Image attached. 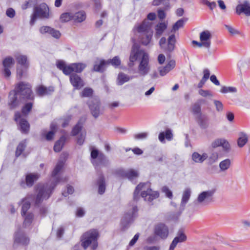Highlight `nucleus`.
I'll use <instances>...</instances> for the list:
<instances>
[{
  "label": "nucleus",
  "instance_id": "obj_1",
  "mask_svg": "<svg viewBox=\"0 0 250 250\" xmlns=\"http://www.w3.org/2000/svg\"><path fill=\"white\" fill-rule=\"evenodd\" d=\"M61 181V179L56 177L55 182L50 184H38L36 187L37 194L35 200V206L40 205L44 199H48L51 196L57 184Z\"/></svg>",
  "mask_w": 250,
  "mask_h": 250
},
{
  "label": "nucleus",
  "instance_id": "obj_2",
  "mask_svg": "<svg viewBox=\"0 0 250 250\" xmlns=\"http://www.w3.org/2000/svg\"><path fill=\"white\" fill-rule=\"evenodd\" d=\"M56 66L65 75L68 76L71 73H82L86 68V64L82 62H76L67 65L64 62L59 61L57 62Z\"/></svg>",
  "mask_w": 250,
  "mask_h": 250
},
{
  "label": "nucleus",
  "instance_id": "obj_3",
  "mask_svg": "<svg viewBox=\"0 0 250 250\" xmlns=\"http://www.w3.org/2000/svg\"><path fill=\"white\" fill-rule=\"evenodd\" d=\"M14 89L21 101H34V95L29 83L21 82L16 84Z\"/></svg>",
  "mask_w": 250,
  "mask_h": 250
},
{
  "label": "nucleus",
  "instance_id": "obj_4",
  "mask_svg": "<svg viewBox=\"0 0 250 250\" xmlns=\"http://www.w3.org/2000/svg\"><path fill=\"white\" fill-rule=\"evenodd\" d=\"M99 237V232L97 229H91L86 231L82 236V246L86 250L90 245L93 250L98 246L97 240Z\"/></svg>",
  "mask_w": 250,
  "mask_h": 250
},
{
  "label": "nucleus",
  "instance_id": "obj_5",
  "mask_svg": "<svg viewBox=\"0 0 250 250\" xmlns=\"http://www.w3.org/2000/svg\"><path fill=\"white\" fill-rule=\"evenodd\" d=\"M90 157L91 162L95 168L107 167L109 165V161L105 154L96 148L91 149Z\"/></svg>",
  "mask_w": 250,
  "mask_h": 250
},
{
  "label": "nucleus",
  "instance_id": "obj_6",
  "mask_svg": "<svg viewBox=\"0 0 250 250\" xmlns=\"http://www.w3.org/2000/svg\"><path fill=\"white\" fill-rule=\"evenodd\" d=\"M49 9L45 3L40 4L34 8L33 13L31 16L30 24L33 25L37 18L48 19L49 17Z\"/></svg>",
  "mask_w": 250,
  "mask_h": 250
},
{
  "label": "nucleus",
  "instance_id": "obj_7",
  "mask_svg": "<svg viewBox=\"0 0 250 250\" xmlns=\"http://www.w3.org/2000/svg\"><path fill=\"white\" fill-rule=\"evenodd\" d=\"M90 113L95 119H97L104 113V109L102 108L101 102L97 97H91L86 102Z\"/></svg>",
  "mask_w": 250,
  "mask_h": 250
},
{
  "label": "nucleus",
  "instance_id": "obj_8",
  "mask_svg": "<svg viewBox=\"0 0 250 250\" xmlns=\"http://www.w3.org/2000/svg\"><path fill=\"white\" fill-rule=\"evenodd\" d=\"M138 209L136 205L133 206L130 210L125 212L121 221V227L122 230L127 229L130 224L137 216Z\"/></svg>",
  "mask_w": 250,
  "mask_h": 250
},
{
  "label": "nucleus",
  "instance_id": "obj_9",
  "mask_svg": "<svg viewBox=\"0 0 250 250\" xmlns=\"http://www.w3.org/2000/svg\"><path fill=\"white\" fill-rule=\"evenodd\" d=\"M215 189L209 190L202 192L198 196L195 204L207 206L213 202V195Z\"/></svg>",
  "mask_w": 250,
  "mask_h": 250
},
{
  "label": "nucleus",
  "instance_id": "obj_10",
  "mask_svg": "<svg viewBox=\"0 0 250 250\" xmlns=\"http://www.w3.org/2000/svg\"><path fill=\"white\" fill-rule=\"evenodd\" d=\"M167 40L165 37H162L159 41V45L161 48L166 53L172 52L175 47L176 39L174 34H172L167 39V42L166 44Z\"/></svg>",
  "mask_w": 250,
  "mask_h": 250
},
{
  "label": "nucleus",
  "instance_id": "obj_11",
  "mask_svg": "<svg viewBox=\"0 0 250 250\" xmlns=\"http://www.w3.org/2000/svg\"><path fill=\"white\" fill-rule=\"evenodd\" d=\"M145 53L144 50L140 49V46L137 43L133 44L129 56V63L128 65L129 67H132L134 65V62L137 61L138 58L141 56L143 55V53Z\"/></svg>",
  "mask_w": 250,
  "mask_h": 250
},
{
  "label": "nucleus",
  "instance_id": "obj_12",
  "mask_svg": "<svg viewBox=\"0 0 250 250\" xmlns=\"http://www.w3.org/2000/svg\"><path fill=\"white\" fill-rule=\"evenodd\" d=\"M149 57L146 53H144L141 60L138 66V70L140 74L145 76L149 71Z\"/></svg>",
  "mask_w": 250,
  "mask_h": 250
},
{
  "label": "nucleus",
  "instance_id": "obj_13",
  "mask_svg": "<svg viewBox=\"0 0 250 250\" xmlns=\"http://www.w3.org/2000/svg\"><path fill=\"white\" fill-rule=\"evenodd\" d=\"M14 120L16 122L19 121V127L20 131L24 134L28 133L30 129V125L28 121L23 118H21V113L17 111L15 113Z\"/></svg>",
  "mask_w": 250,
  "mask_h": 250
},
{
  "label": "nucleus",
  "instance_id": "obj_14",
  "mask_svg": "<svg viewBox=\"0 0 250 250\" xmlns=\"http://www.w3.org/2000/svg\"><path fill=\"white\" fill-rule=\"evenodd\" d=\"M40 177V175L38 173L27 174L25 176V181L24 180H22L20 182V185L23 188H25L26 186L31 187L34 185V182L37 181Z\"/></svg>",
  "mask_w": 250,
  "mask_h": 250
},
{
  "label": "nucleus",
  "instance_id": "obj_15",
  "mask_svg": "<svg viewBox=\"0 0 250 250\" xmlns=\"http://www.w3.org/2000/svg\"><path fill=\"white\" fill-rule=\"evenodd\" d=\"M14 63L15 61L11 57H8L3 59L2 61L3 67L2 73L5 78H8L10 77L11 73L10 69Z\"/></svg>",
  "mask_w": 250,
  "mask_h": 250
},
{
  "label": "nucleus",
  "instance_id": "obj_16",
  "mask_svg": "<svg viewBox=\"0 0 250 250\" xmlns=\"http://www.w3.org/2000/svg\"><path fill=\"white\" fill-rule=\"evenodd\" d=\"M154 232L155 235L161 239H166L168 235V227L163 223H159L155 226Z\"/></svg>",
  "mask_w": 250,
  "mask_h": 250
},
{
  "label": "nucleus",
  "instance_id": "obj_17",
  "mask_svg": "<svg viewBox=\"0 0 250 250\" xmlns=\"http://www.w3.org/2000/svg\"><path fill=\"white\" fill-rule=\"evenodd\" d=\"M69 76V80L71 84L76 89H80L84 85V82L78 74L71 73Z\"/></svg>",
  "mask_w": 250,
  "mask_h": 250
},
{
  "label": "nucleus",
  "instance_id": "obj_18",
  "mask_svg": "<svg viewBox=\"0 0 250 250\" xmlns=\"http://www.w3.org/2000/svg\"><path fill=\"white\" fill-rule=\"evenodd\" d=\"M190 194H191V191H190V189L187 188L184 191V192L183 194L182 199V201H181V207L182 208L181 211L178 213V215L176 216V217H175L174 216L175 215V214L170 215L169 216V218L170 219H172V220L176 219V220L178 218V216H179L180 215L181 212L184 209L185 205L188 202V201L190 197Z\"/></svg>",
  "mask_w": 250,
  "mask_h": 250
},
{
  "label": "nucleus",
  "instance_id": "obj_19",
  "mask_svg": "<svg viewBox=\"0 0 250 250\" xmlns=\"http://www.w3.org/2000/svg\"><path fill=\"white\" fill-rule=\"evenodd\" d=\"M29 243V239L25 234L21 231L18 230L15 233L14 237V244H20L22 245H27Z\"/></svg>",
  "mask_w": 250,
  "mask_h": 250
},
{
  "label": "nucleus",
  "instance_id": "obj_20",
  "mask_svg": "<svg viewBox=\"0 0 250 250\" xmlns=\"http://www.w3.org/2000/svg\"><path fill=\"white\" fill-rule=\"evenodd\" d=\"M141 196L144 198L145 200L149 202H152L159 196L158 191H153L151 188H148L146 191H143L141 193Z\"/></svg>",
  "mask_w": 250,
  "mask_h": 250
},
{
  "label": "nucleus",
  "instance_id": "obj_21",
  "mask_svg": "<svg viewBox=\"0 0 250 250\" xmlns=\"http://www.w3.org/2000/svg\"><path fill=\"white\" fill-rule=\"evenodd\" d=\"M236 12L238 15L244 13L246 16H250V3L245 0L243 3L239 4L236 7Z\"/></svg>",
  "mask_w": 250,
  "mask_h": 250
},
{
  "label": "nucleus",
  "instance_id": "obj_22",
  "mask_svg": "<svg viewBox=\"0 0 250 250\" xmlns=\"http://www.w3.org/2000/svg\"><path fill=\"white\" fill-rule=\"evenodd\" d=\"M108 65L107 60L98 59L95 62L92 69V71L103 73Z\"/></svg>",
  "mask_w": 250,
  "mask_h": 250
},
{
  "label": "nucleus",
  "instance_id": "obj_23",
  "mask_svg": "<svg viewBox=\"0 0 250 250\" xmlns=\"http://www.w3.org/2000/svg\"><path fill=\"white\" fill-rule=\"evenodd\" d=\"M211 34L208 30L202 31L200 34V40L204 43V47L209 49L211 45Z\"/></svg>",
  "mask_w": 250,
  "mask_h": 250
},
{
  "label": "nucleus",
  "instance_id": "obj_24",
  "mask_svg": "<svg viewBox=\"0 0 250 250\" xmlns=\"http://www.w3.org/2000/svg\"><path fill=\"white\" fill-rule=\"evenodd\" d=\"M187 240V236L182 230H179L177 236L172 241L168 250H174L178 243H181Z\"/></svg>",
  "mask_w": 250,
  "mask_h": 250
},
{
  "label": "nucleus",
  "instance_id": "obj_25",
  "mask_svg": "<svg viewBox=\"0 0 250 250\" xmlns=\"http://www.w3.org/2000/svg\"><path fill=\"white\" fill-rule=\"evenodd\" d=\"M152 23L148 20H144L142 23L136 27L137 31L140 34L148 33L153 32L151 29Z\"/></svg>",
  "mask_w": 250,
  "mask_h": 250
},
{
  "label": "nucleus",
  "instance_id": "obj_26",
  "mask_svg": "<svg viewBox=\"0 0 250 250\" xmlns=\"http://www.w3.org/2000/svg\"><path fill=\"white\" fill-rule=\"evenodd\" d=\"M176 63L174 60H171L168 62L166 66L164 67H159L158 68L160 75L161 76H165L170 71L172 70L175 67Z\"/></svg>",
  "mask_w": 250,
  "mask_h": 250
},
{
  "label": "nucleus",
  "instance_id": "obj_27",
  "mask_svg": "<svg viewBox=\"0 0 250 250\" xmlns=\"http://www.w3.org/2000/svg\"><path fill=\"white\" fill-rule=\"evenodd\" d=\"M18 96V94L15 89L9 92L8 104L11 109L15 108L19 105Z\"/></svg>",
  "mask_w": 250,
  "mask_h": 250
},
{
  "label": "nucleus",
  "instance_id": "obj_28",
  "mask_svg": "<svg viewBox=\"0 0 250 250\" xmlns=\"http://www.w3.org/2000/svg\"><path fill=\"white\" fill-rule=\"evenodd\" d=\"M196 121L202 129H206L209 126V119L205 114H200V116L196 117Z\"/></svg>",
  "mask_w": 250,
  "mask_h": 250
},
{
  "label": "nucleus",
  "instance_id": "obj_29",
  "mask_svg": "<svg viewBox=\"0 0 250 250\" xmlns=\"http://www.w3.org/2000/svg\"><path fill=\"white\" fill-rule=\"evenodd\" d=\"M96 185L98 187V193L101 195L103 194L106 188L105 178L103 174H101L99 176L96 181Z\"/></svg>",
  "mask_w": 250,
  "mask_h": 250
},
{
  "label": "nucleus",
  "instance_id": "obj_30",
  "mask_svg": "<svg viewBox=\"0 0 250 250\" xmlns=\"http://www.w3.org/2000/svg\"><path fill=\"white\" fill-rule=\"evenodd\" d=\"M173 135L172 130L169 128H167L165 132H161L160 133L158 138L160 141L162 143H165V139L166 138L168 141H171L173 139Z\"/></svg>",
  "mask_w": 250,
  "mask_h": 250
},
{
  "label": "nucleus",
  "instance_id": "obj_31",
  "mask_svg": "<svg viewBox=\"0 0 250 250\" xmlns=\"http://www.w3.org/2000/svg\"><path fill=\"white\" fill-rule=\"evenodd\" d=\"M15 59L18 63L23 66L26 70L29 67V62L27 61V57L25 55L17 54L15 56Z\"/></svg>",
  "mask_w": 250,
  "mask_h": 250
},
{
  "label": "nucleus",
  "instance_id": "obj_32",
  "mask_svg": "<svg viewBox=\"0 0 250 250\" xmlns=\"http://www.w3.org/2000/svg\"><path fill=\"white\" fill-rule=\"evenodd\" d=\"M139 176V173L137 170L130 168L127 169L126 178L128 179L130 181L134 184H136V179Z\"/></svg>",
  "mask_w": 250,
  "mask_h": 250
},
{
  "label": "nucleus",
  "instance_id": "obj_33",
  "mask_svg": "<svg viewBox=\"0 0 250 250\" xmlns=\"http://www.w3.org/2000/svg\"><path fill=\"white\" fill-rule=\"evenodd\" d=\"M53 91L54 89L52 87H49L47 88L43 85H40L37 88L36 93L38 96L42 97L50 94Z\"/></svg>",
  "mask_w": 250,
  "mask_h": 250
},
{
  "label": "nucleus",
  "instance_id": "obj_34",
  "mask_svg": "<svg viewBox=\"0 0 250 250\" xmlns=\"http://www.w3.org/2000/svg\"><path fill=\"white\" fill-rule=\"evenodd\" d=\"M152 35L153 32H149V33L145 34H140L139 37L141 43L144 45H147L151 41Z\"/></svg>",
  "mask_w": 250,
  "mask_h": 250
},
{
  "label": "nucleus",
  "instance_id": "obj_35",
  "mask_svg": "<svg viewBox=\"0 0 250 250\" xmlns=\"http://www.w3.org/2000/svg\"><path fill=\"white\" fill-rule=\"evenodd\" d=\"M208 157L207 153H204L202 155H200L199 153L195 152L192 153V159L195 163H202Z\"/></svg>",
  "mask_w": 250,
  "mask_h": 250
},
{
  "label": "nucleus",
  "instance_id": "obj_36",
  "mask_svg": "<svg viewBox=\"0 0 250 250\" xmlns=\"http://www.w3.org/2000/svg\"><path fill=\"white\" fill-rule=\"evenodd\" d=\"M85 119H80L77 124L73 127L71 131L72 136H76L79 134L82 129L83 123L85 121Z\"/></svg>",
  "mask_w": 250,
  "mask_h": 250
},
{
  "label": "nucleus",
  "instance_id": "obj_37",
  "mask_svg": "<svg viewBox=\"0 0 250 250\" xmlns=\"http://www.w3.org/2000/svg\"><path fill=\"white\" fill-rule=\"evenodd\" d=\"M86 19V14L84 11H81L73 14V20L75 22H82Z\"/></svg>",
  "mask_w": 250,
  "mask_h": 250
},
{
  "label": "nucleus",
  "instance_id": "obj_38",
  "mask_svg": "<svg viewBox=\"0 0 250 250\" xmlns=\"http://www.w3.org/2000/svg\"><path fill=\"white\" fill-rule=\"evenodd\" d=\"M239 138L237 140V145L239 147H243L248 141V137L246 133L241 132L239 134Z\"/></svg>",
  "mask_w": 250,
  "mask_h": 250
},
{
  "label": "nucleus",
  "instance_id": "obj_39",
  "mask_svg": "<svg viewBox=\"0 0 250 250\" xmlns=\"http://www.w3.org/2000/svg\"><path fill=\"white\" fill-rule=\"evenodd\" d=\"M65 141V137L63 136L60 137L59 140L57 141L54 146V150L56 152H60L64 144Z\"/></svg>",
  "mask_w": 250,
  "mask_h": 250
},
{
  "label": "nucleus",
  "instance_id": "obj_40",
  "mask_svg": "<svg viewBox=\"0 0 250 250\" xmlns=\"http://www.w3.org/2000/svg\"><path fill=\"white\" fill-rule=\"evenodd\" d=\"M131 78L123 72L119 73L117 78V84L119 85H123L124 83L129 81Z\"/></svg>",
  "mask_w": 250,
  "mask_h": 250
},
{
  "label": "nucleus",
  "instance_id": "obj_41",
  "mask_svg": "<svg viewBox=\"0 0 250 250\" xmlns=\"http://www.w3.org/2000/svg\"><path fill=\"white\" fill-rule=\"evenodd\" d=\"M26 147V140H23L18 145L16 152L15 156L16 157H19L21 153L23 152Z\"/></svg>",
  "mask_w": 250,
  "mask_h": 250
},
{
  "label": "nucleus",
  "instance_id": "obj_42",
  "mask_svg": "<svg viewBox=\"0 0 250 250\" xmlns=\"http://www.w3.org/2000/svg\"><path fill=\"white\" fill-rule=\"evenodd\" d=\"M145 185H146V183H141L136 186L133 193V199L134 202H137L140 199V191L142 189Z\"/></svg>",
  "mask_w": 250,
  "mask_h": 250
},
{
  "label": "nucleus",
  "instance_id": "obj_43",
  "mask_svg": "<svg viewBox=\"0 0 250 250\" xmlns=\"http://www.w3.org/2000/svg\"><path fill=\"white\" fill-rule=\"evenodd\" d=\"M167 26L164 22H161L157 24L156 26L155 36L158 38L159 37L167 28Z\"/></svg>",
  "mask_w": 250,
  "mask_h": 250
},
{
  "label": "nucleus",
  "instance_id": "obj_44",
  "mask_svg": "<svg viewBox=\"0 0 250 250\" xmlns=\"http://www.w3.org/2000/svg\"><path fill=\"white\" fill-rule=\"evenodd\" d=\"M33 105V102H30L25 104L21 108V113L22 115L27 116L31 110Z\"/></svg>",
  "mask_w": 250,
  "mask_h": 250
},
{
  "label": "nucleus",
  "instance_id": "obj_45",
  "mask_svg": "<svg viewBox=\"0 0 250 250\" xmlns=\"http://www.w3.org/2000/svg\"><path fill=\"white\" fill-rule=\"evenodd\" d=\"M231 165V161L229 159H226L221 161L219 164L221 171H224L228 169Z\"/></svg>",
  "mask_w": 250,
  "mask_h": 250
},
{
  "label": "nucleus",
  "instance_id": "obj_46",
  "mask_svg": "<svg viewBox=\"0 0 250 250\" xmlns=\"http://www.w3.org/2000/svg\"><path fill=\"white\" fill-rule=\"evenodd\" d=\"M93 94V90L91 88L85 87L80 93V96L82 98L88 97L90 99L91 97H93L92 95Z\"/></svg>",
  "mask_w": 250,
  "mask_h": 250
},
{
  "label": "nucleus",
  "instance_id": "obj_47",
  "mask_svg": "<svg viewBox=\"0 0 250 250\" xmlns=\"http://www.w3.org/2000/svg\"><path fill=\"white\" fill-rule=\"evenodd\" d=\"M21 203H23L21 208V214L22 216H25L27 210L30 208V203L29 201H25V199H23L21 201Z\"/></svg>",
  "mask_w": 250,
  "mask_h": 250
},
{
  "label": "nucleus",
  "instance_id": "obj_48",
  "mask_svg": "<svg viewBox=\"0 0 250 250\" xmlns=\"http://www.w3.org/2000/svg\"><path fill=\"white\" fill-rule=\"evenodd\" d=\"M188 21V18H184L177 21L173 25L172 29L174 31L178 30L180 28L183 27L184 23Z\"/></svg>",
  "mask_w": 250,
  "mask_h": 250
},
{
  "label": "nucleus",
  "instance_id": "obj_49",
  "mask_svg": "<svg viewBox=\"0 0 250 250\" xmlns=\"http://www.w3.org/2000/svg\"><path fill=\"white\" fill-rule=\"evenodd\" d=\"M73 20V13L69 12L63 13L60 16V20L62 22H66Z\"/></svg>",
  "mask_w": 250,
  "mask_h": 250
},
{
  "label": "nucleus",
  "instance_id": "obj_50",
  "mask_svg": "<svg viewBox=\"0 0 250 250\" xmlns=\"http://www.w3.org/2000/svg\"><path fill=\"white\" fill-rule=\"evenodd\" d=\"M64 163L62 161H59L56 165L54 170L52 172V176L53 177H56L59 172L62 170L63 167Z\"/></svg>",
  "mask_w": 250,
  "mask_h": 250
},
{
  "label": "nucleus",
  "instance_id": "obj_51",
  "mask_svg": "<svg viewBox=\"0 0 250 250\" xmlns=\"http://www.w3.org/2000/svg\"><path fill=\"white\" fill-rule=\"evenodd\" d=\"M108 65L111 64L115 67L119 66L121 63V60L118 56L114 57L112 59H108L107 60Z\"/></svg>",
  "mask_w": 250,
  "mask_h": 250
},
{
  "label": "nucleus",
  "instance_id": "obj_52",
  "mask_svg": "<svg viewBox=\"0 0 250 250\" xmlns=\"http://www.w3.org/2000/svg\"><path fill=\"white\" fill-rule=\"evenodd\" d=\"M192 112L195 115L200 116V114H203L201 112V107L199 103H195L192 106Z\"/></svg>",
  "mask_w": 250,
  "mask_h": 250
},
{
  "label": "nucleus",
  "instance_id": "obj_53",
  "mask_svg": "<svg viewBox=\"0 0 250 250\" xmlns=\"http://www.w3.org/2000/svg\"><path fill=\"white\" fill-rule=\"evenodd\" d=\"M34 215L32 213H28L26 216L25 217L24 220L23 222V226L24 227H27L29 226L33 220Z\"/></svg>",
  "mask_w": 250,
  "mask_h": 250
},
{
  "label": "nucleus",
  "instance_id": "obj_54",
  "mask_svg": "<svg viewBox=\"0 0 250 250\" xmlns=\"http://www.w3.org/2000/svg\"><path fill=\"white\" fill-rule=\"evenodd\" d=\"M237 91L236 88L231 86H224L222 87L220 92L222 93H226L228 92H236Z\"/></svg>",
  "mask_w": 250,
  "mask_h": 250
},
{
  "label": "nucleus",
  "instance_id": "obj_55",
  "mask_svg": "<svg viewBox=\"0 0 250 250\" xmlns=\"http://www.w3.org/2000/svg\"><path fill=\"white\" fill-rule=\"evenodd\" d=\"M216 110L218 112H222L223 110L224 106L222 103L218 100H214L213 101Z\"/></svg>",
  "mask_w": 250,
  "mask_h": 250
},
{
  "label": "nucleus",
  "instance_id": "obj_56",
  "mask_svg": "<svg viewBox=\"0 0 250 250\" xmlns=\"http://www.w3.org/2000/svg\"><path fill=\"white\" fill-rule=\"evenodd\" d=\"M127 170H125L124 169H119L116 170L115 173L116 175L123 178H126L127 175Z\"/></svg>",
  "mask_w": 250,
  "mask_h": 250
},
{
  "label": "nucleus",
  "instance_id": "obj_57",
  "mask_svg": "<svg viewBox=\"0 0 250 250\" xmlns=\"http://www.w3.org/2000/svg\"><path fill=\"white\" fill-rule=\"evenodd\" d=\"M24 70H26L23 67V66L18 67L17 68V77L18 79L20 80L21 79L23 76Z\"/></svg>",
  "mask_w": 250,
  "mask_h": 250
},
{
  "label": "nucleus",
  "instance_id": "obj_58",
  "mask_svg": "<svg viewBox=\"0 0 250 250\" xmlns=\"http://www.w3.org/2000/svg\"><path fill=\"white\" fill-rule=\"evenodd\" d=\"M49 34H50L53 37L57 39H59L61 35V33L59 31L56 30L53 28H51L50 31L49 33Z\"/></svg>",
  "mask_w": 250,
  "mask_h": 250
},
{
  "label": "nucleus",
  "instance_id": "obj_59",
  "mask_svg": "<svg viewBox=\"0 0 250 250\" xmlns=\"http://www.w3.org/2000/svg\"><path fill=\"white\" fill-rule=\"evenodd\" d=\"M162 191L166 194V195L168 198L171 199L173 197L172 192L170 191L169 188L167 186H164L162 188Z\"/></svg>",
  "mask_w": 250,
  "mask_h": 250
},
{
  "label": "nucleus",
  "instance_id": "obj_60",
  "mask_svg": "<svg viewBox=\"0 0 250 250\" xmlns=\"http://www.w3.org/2000/svg\"><path fill=\"white\" fill-rule=\"evenodd\" d=\"M162 3L167 6L169 4V0H154L152 2L153 5L157 6Z\"/></svg>",
  "mask_w": 250,
  "mask_h": 250
},
{
  "label": "nucleus",
  "instance_id": "obj_61",
  "mask_svg": "<svg viewBox=\"0 0 250 250\" xmlns=\"http://www.w3.org/2000/svg\"><path fill=\"white\" fill-rule=\"evenodd\" d=\"M218 158V154L217 152H212L208 158L210 163L212 164L216 162Z\"/></svg>",
  "mask_w": 250,
  "mask_h": 250
},
{
  "label": "nucleus",
  "instance_id": "obj_62",
  "mask_svg": "<svg viewBox=\"0 0 250 250\" xmlns=\"http://www.w3.org/2000/svg\"><path fill=\"white\" fill-rule=\"evenodd\" d=\"M148 135L146 132H142L134 135V137L136 140H142L146 139Z\"/></svg>",
  "mask_w": 250,
  "mask_h": 250
},
{
  "label": "nucleus",
  "instance_id": "obj_63",
  "mask_svg": "<svg viewBox=\"0 0 250 250\" xmlns=\"http://www.w3.org/2000/svg\"><path fill=\"white\" fill-rule=\"evenodd\" d=\"M52 27L48 26H43L40 27L39 31L42 34H49Z\"/></svg>",
  "mask_w": 250,
  "mask_h": 250
},
{
  "label": "nucleus",
  "instance_id": "obj_64",
  "mask_svg": "<svg viewBox=\"0 0 250 250\" xmlns=\"http://www.w3.org/2000/svg\"><path fill=\"white\" fill-rule=\"evenodd\" d=\"M199 93L200 95L204 97H206L207 96H212V94L208 90H204L201 89L199 91Z\"/></svg>",
  "mask_w": 250,
  "mask_h": 250
}]
</instances>
